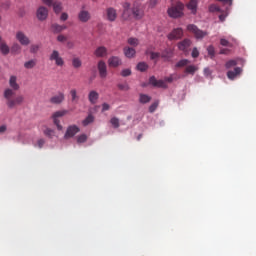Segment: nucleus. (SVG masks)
Masks as SVG:
<instances>
[{
    "label": "nucleus",
    "mask_w": 256,
    "mask_h": 256,
    "mask_svg": "<svg viewBox=\"0 0 256 256\" xmlns=\"http://www.w3.org/2000/svg\"><path fill=\"white\" fill-rule=\"evenodd\" d=\"M236 65H237V61L229 60L228 62L225 63V68L230 69L232 67H235Z\"/></svg>",
    "instance_id": "42"
},
{
    "label": "nucleus",
    "mask_w": 256,
    "mask_h": 256,
    "mask_svg": "<svg viewBox=\"0 0 256 256\" xmlns=\"http://www.w3.org/2000/svg\"><path fill=\"white\" fill-rule=\"evenodd\" d=\"M159 103L158 102H154L152 105H150L149 111L150 113L155 112V110L157 109Z\"/></svg>",
    "instance_id": "51"
},
{
    "label": "nucleus",
    "mask_w": 256,
    "mask_h": 256,
    "mask_svg": "<svg viewBox=\"0 0 256 256\" xmlns=\"http://www.w3.org/2000/svg\"><path fill=\"white\" fill-rule=\"evenodd\" d=\"M151 49H153V47L146 49V55H150V59L155 60L161 57L160 53L152 52Z\"/></svg>",
    "instance_id": "26"
},
{
    "label": "nucleus",
    "mask_w": 256,
    "mask_h": 256,
    "mask_svg": "<svg viewBox=\"0 0 256 256\" xmlns=\"http://www.w3.org/2000/svg\"><path fill=\"white\" fill-rule=\"evenodd\" d=\"M110 109V105L107 103L102 104V112L108 111Z\"/></svg>",
    "instance_id": "53"
},
{
    "label": "nucleus",
    "mask_w": 256,
    "mask_h": 256,
    "mask_svg": "<svg viewBox=\"0 0 256 256\" xmlns=\"http://www.w3.org/2000/svg\"><path fill=\"white\" fill-rule=\"evenodd\" d=\"M10 87L4 91V98L6 99V105L9 109H14L17 106L22 105L25 102V97L23 95L15 96V91L20 89L17 83V77L11 76L9 80Z\"/></svg>",
    "instance_id": "1"
},
{
    "label": "nucleus",
    "mask_w": 256,
    "mask_h": 256,
    "mask_svg": "<svg viewBox=\"0 0 256 256\" xmlns=\"http://www.w3.org/2000/svg\"><path fill=\"white\" fill-rule=\"evenodd\" d=\"M199 55H200V53H199L198 49H197V48H193V49H192V52H191V56H192L193 58H198Z\"/></svg>",
    "instance_id": "49"
},
{
    "label": "nucleus",
    "mask_w": 256,
    "mask_h": 256,
    "mask_svg": "<svg viewBox=\"0 0 256 256\" xmlns=\"http://www.w3.org/2000/svg\"><path fill=\"white\" fill-rule=\"evenodd\" d=\"M191 46V40L190 39H184L180 43H178V49L180 51H183L184 53L188 52V48Z\"/></svg>",
    "instance_id": "17"
},
{
    "label": "nucleus",
    "mask_w": 256,
    "mask_h": 256,
    "mask_svg": "<svg viewBox=\"0 0 256 256\" xmlns=\"http://www.w3.org/2000/svg\"><path fill=\"white\" fill-rule=\"evenodd\" d=\"M72 65L74 68L78 69L82 66V61L80 58L78 57H75L73 60H72Z\"/></svg>",
    "instance_id": "32"
},
{
    "label": "nucleus",
    "mask_w": 256,
    "mask_h": 256,
    "mask_svg": "<svg viewBox=\"0 0 256 256\" xmlns=\"http://www.w3.org/2000/svg\"><path fill=\"white\" fill-rule=\"evenodd\" d=\"M70 94H71V97H72V102L78 103L80 97L78 96L77 90H76V89H72V90L70 91Z\"/></svg>",
    "instance_id": "30"
},
{
    "label": "nucleus",
    "mask_w": 256,
    "mask_h": 256,
    "mask_svg": "<svg viewBox=\"0 0 256 256\" xmlns=\"http://www.w3.org/2000/svg\"><path fill=\"white\" fill-rule=\"evenodd\" d=\"M118 89H120V91H129L130 90V86L128 83H120L118 84Z\"/></svg>",
    "instance_id": "40"
},
{
    "label": "nucleus",
    "mask_w": 256,
    "mask_h": 256,
    "mask_svg": "<svg viewBox=\"0 0 256 256\" xmlns=\"http://www.w3.org/2000/svg\"><path fill=\"white\" fill-rule=\"evenodd\" d=\"M229 52L228 49H221L219 54H227Z\"/></svg>",
    "instance_id": "61"
},
{
    "label": "nucleus",
    "mask_w": 256,
    "mask_h": 256,
    "mask_svg": "<svg viewBox=\"0 0 256 256\" xmlns=\"http://www.w3.org/2000/svg\"><path fill=\"white\" fill-rule=\"evenodd\" d=\"M140 103L146 104L151 101V97L146 94H140Z\"/></svg>",
    "instance_id": "34"
},
{
    "label": "nucleus",
    "mask_w": 256,
    "mask_h": 256,
    "mask_svg": "<svg viewBox=\"0 0 256 256\" xmlns=\"http://www.w3.org/2000/svg\"><path fill=\"white\" fill-rule=\"evenodd\" d=\"M1 40H2V38H1V36H0V42H1Z\"/></svg>",
    "instance_id": "62"
},
{
    "label": "nucleus",
    "mask_w": 256,
    "mask_h": 256,
    "mask_svg": "<svg viewBox=\"0 0 256 256\" xmlns=\"http://www.w3.org/2000/svg\"><path fill=\"white\" fill-rule=\"evenodd\" d=\"M80 131V128L76 125H71L68 127L67 132L65 134V138H72L74 137L78 132Z\"/></svg>",
    "instance_id": "12"
},
{
    "label": "nucleus",
    "mask_w": 256,
    "mask_h": 256,
    "mask_svg": "<svg viewBox=\"0 0 256 256\" xmlns=\"http://www.w3.org/2000/svg\"><path fill=\"white\" fill-rule=\"evenodd\" d=\"M207 53L210 56L211 59H214L215 57V48L214 46L210 45L207 47Z\"/></svg>",
    "instance_id": "35"
},
{
    "label": "nucleus",
    "mask_w": 256,
    "mask_h": 256,
    "mask_svg": "<svg viewBox=\"0 0 256 256\" xmlns=\"http://www.w3.org/2000/svg\"><path fill=\"white\" fill-rule=\"evenodd\" d=\"M187 31L192 33L196 39H203L205 36L208 35L206 31L200 30L196 25L189 24L187 25Z\"/></svg>",
    "instance_id": "3"
},
{
    "label": "nucleus",
    "mask_w": 256,
    "mask_h": 256,
    "mask_svg": "<svg viewBox=\"0 0 256 256\" xmlns=\"http://www.w3.org/2000/svg\"><path fill=\"white\" fill-rule=\"evenodd\" d=\"M106 19L110 22H114L117 19V10L112 7L106 9Z\"/></svg>",
    "instance_id": "14"
},
{
    "label": "nucleus",
    "mask_w": 256,
    "mask_h": 256,
    "mask_svg": "<svg viewBox=\"0 0 256 256\" xmlns=\"http://www.w3.org/2000/svg\"><path fill=\"white\" fill-rule=\"evenodd\" d=\"M37 17L41 21L46 20L48 17V10L45 7H40L37 11Z\"/></svg>",
    "instance_id": "19"
},
{
    "label": "nucleus",
    "mask_w": 256,
    "mask_h": 256,
    "mask_svg": "<svg viewBox=\"0 0 256 256\" xmlns=\"http://www.w3.org/2000/svg\"><path fill=\"white\" fill-rule=\"evenodd\" d=\"M220 45L225 46V47H232L231 43L227 41L226 39H220Z\"/></svg>",
    "instance_id": "48"
},
{
    "label": "nucleus",
    "mask_w": 256,
    "mask_h": 256,
    "mask_svg": "<svg viewBox=\"0 0 256 256\" xmlns=\"http://www.w3.org/2000/svg\"><path fill=\"white\" fill-rule=\"evenodd\" d=\"M158 3H159V0H148V7L155 8Z\"/></svg>",
    "instance_id": "46"
},
{
    "label": "nucleus",
    "mask_w": 256,
    "mask_h": 256,
    "mask_svg": "<svg viewBox=\"0 0 256 256\" xmlns=\"http://www.w3.org/2000/svg\"><path fill=\"white\" fill-rule=\"evenodd\" d=\"M99 99V93L95 90L90 91L88 93V101H90V104H96Z\"/></svg>",
    "instance_id": "21"
},
{
    "label": "nucleus",
    "mask_w": 256,
    "mask_h": 256,
    "mask_svg": "<svg viewBox=\"0 0 256 256\" xmlns=\"http://www.w3.org/2000/svg\"><path fill=\"white\" fill-rule=\"evenodd\" d=\"M177 76L176 75H171L170 77H166V80L168 83H172L174 80H177Z\"/></svg>",
    "instance_id": "52"
},
{
    "label": "nucleus",
    "mask_w": 256,
    "mask_h": 256,
    "mask_svg": "<svg viewBox=\"0 0 256 256\" xmlns=\"http://www.w3.org/2000/svg\"><path fill=\"white\" fill-rule=\"evenodd\" d=\"M68 18H69V16H68L67 13H63V14L61 15V20H62V21H66Z\"/></svg>",
    "instance_id": "57"
},
{
    "label": "nucleus",
    "mask_w": 256,
    "mask_h": 256,
    "mask_svg": "<svg viewBox=\"0 0 256 256\" xmlns=\"http://www.w3.org/2000/svg\"><path fill=\"white\" fill-rule=\"evenodd\" d=\"M39 49H40V45L39 44H33L30 47V52L32 54H36V53H38Z\"/></svg>",
    "instance_id": "43"
},
{
    "label": "nucleus",
    "mask_w": 256,
    "mask_h": 256,
    "mask_svg": "<svg viewBox=\"0 0 256 256\" xmlns=\"http://www.w3.org/2000/svg\"><path fill=\"white\" fill-rule=\"evenodd\" d=\"M222 2L223 4H228V5H232L233 0H217Z\"/></svg>",
    "instance_id": "56"
},
{
    "label": "nucleus",
    "mask_w": 256,
    "mask_h": 256,
    "mask_svg": "<svg viewBox=\"0 0 256 256\" xmlns=\"http://www.w3.org/2000/svg\"><path fill=\"white\" fill-rule=\"evenodd\" d=\"M150 84L160 88L167 87L166 83L163 80H157L154 76L150 77Z\"/></svg>",
    "instance_id": "23"
},
{
    "label": "nucleus",
    "mask_w": 256,
    "mask_h": 256,
    "mask_svg": "<svg viewBox=\"0 0 256 256\" xmlns=\"http://www.w3.org/2000/svg\"><path fill=\"white\" fill-rule=\"evenodd\" d=\"M78 19L82 23H87L91 20V14L87 10H81L78 14Z\"/></svg>",
    "instance_id": "11"
},
{
    "label": "nucleus",
    "mask_w": 256,
    "mask_h": 256,
    "mask_svg": "<svg viewBox=\"0 0 256 256\" xmlns=\"http://www.w3.org/2000/svg\"><path fill=\"white\" fill-rule=\"evenodd\" d=\"M136 55V50L134 48L131 47H125L124 48V56H126L127 58H133Z\"/></svg>",
    "instance_id": "24"
},
{
    "label": "nucleus",
    "mask_w": 256,
    "mask_h": 256,
    "mask_svg": "<svg viewBox=\"0 0 256 256\" xmlns=\"http://www.w3.org/2000/svg\"><path fill=\"white\" fill-rule=\"evenodd\" d=\"M48 6H53L56 13H60L62 10V4L60 2H54L53 0H42Z\"/></svg>",
    "instance_id": "13"
},
{
    "label": "nucleus",
    "mask_w": 256,
    "mask_h": 256,
    "mask_svg": "<svg viewBox=\"0 0 256 256\" xmlns=\"http://www.w3.org/2000/svg\"><path fill=\"white\" fill-rule=\"evenodd\" d=\"M107 55H108V50L104 46H100L96 48V50H94V56L98 58H104V57H107Z\"/></svg>",
    "instance_id": "15"
},
{
    "label": "nucleus",
    "mask_w": 256,
    "mask_h": 256,
    "mask_svg": "<svg viewBox=\"0 0 256 256\" xmlns=\"http://www.w3.org/2000/svg\"><path fill=\"white\" fill-rule=\"evenodd\" d=\"M44 134L50 138H52L54 135H55V131L50 129V128H47L45 131H44Z\"/></svg>",
    "instance_id": "45"
},
{
    "label": "nucleus",
    "mask_w": 256,
    "mask_h": 256,
    "mask_svg": "<svg viewBox=\"0 0 256 256\" xmlns=\"http://www.w3.org/2000/svg\"><path fill=\"white\" fill-rule=\"evenodd\" d=\"M6 130H7V126L6 125L0 126V133H4V132H6Z\"/></svg>",
    "instance_id": "58"
},
{
    "label": "nucleus",
    "mask_w": 256,
    "mask_h": 256,
    "mask_svg": "<svg viewBox=\"0 0 256 256\" xmlns=\"http://www.w3.org/2000/svg\"><path fill=\"white\" fill-rule=\"evenodd\" d=\"M110 124H112V126H114V128L120 127V121L117 117H113L112 119H110Z\"/></svg>",
    "instance_id": "39"
},
{
    "label": "nucleus",
    "mask_w": 256,
    "mask_h": 256,
    "mask_svg": "<svg viewBox=\"0 0 256 256\" xmlns=\"http://www.w3.org/2000/svg\"><path fill=\"white\" fill-rule=\"evenodd\" d=\"M204 75H206V76L211 75V71H210L209 68H205V69H204Z\"/></svg>",
    "instance_id": "59"
},
{
    "label": "nucleus",
    "mask_w": 256,
    "mask_h": 256,
    "mask_svg": "<svg viewBox=\"0 0 256 256\" xmlns=\"http://www.w3.org/2000/svg\"><path fill=\"white\" fill-rule=\"evenodd\" d=\"M225 19H226V16L224 14L219 15V20L221 22L225 21Z\"/></svg>",
    "instance_id": "60"
},
{
    "label": "nucleus",
    "mask_w": 256,
    "mask_h": 256,
    "mask_svg": "<svg viewBox=\"0 0 256 256\" xmlns=\"http://www.w3.org/2000/svg\"><path fill=\"white\" fill-rule=\"evenodd\" d=\"M184 4L181 2H174L168 7V16L177 19L184 16Z\"/></svg>",
    "instance_id": "2"
},
{
    "label": "nucleus",
    "mask_w": 256,
    "mask_h": 256,
    "mask_svg": "<svg viewBox=\"0 0 256 256\" xmlns=\"http://www.w3.org/2000/svg\"><path fill=\"white\" fill-rule=\"evenodd\" d=\"M209 12H221V8L215 4L209 6Z\"/></svg>",
    "instance_id": "44"
},
{
    "label": "nucleus",
    "mask_w": 256,
    "mask_h": 256,
    "mask_svg": "<svg viewBox=\"0 0 256 256\" xmlns=\"http://www.w3.org/2000/svg\"><path fill=\"white\" fill-rule=\"evenodd\" d=\"M122 64V60L117 56H112L110 59H108V66L110 67H118Z\"/></svg>",
    "instance_id": "18"
},
{
    "label": "nucleus",
    "mask_w": 256,
    "mask_h": 256,
    "mask_svg": "<svg viewBox=\"0 0 256 256\" xmlns=\"http://www.w3.org/2000/svg\"><path fill=\"white\" fill-rule=\"evenodd\" d=\"M37 59H31L27 62H25L24 67L26 69H33L37 65Z\"/></svg>",
    "instance_id": "29"
},
{
    "label": "nucleus",
    "mask_w": 256,
    "mask_h": 256,
    "mask_svg": "<svg viewBox=\"0 0 256 256\" xmlns=\"http://www.w3.org/2000/svg\"><path fill=\"white\" fill-rule=\"evenodd\" d=\"M52 28H53L54 32L60 33V32H62L63 30L67 29V26H65V25L61 26V25H58V24H54V25L52 26Z\"/></svg>",
    "instance_id": "31"
},
{
    "label": "nucleus",
    "mask_w": 256,
    "mask_h": 256,
    "mask_svg": "<svg viewBox=\"0 0 256 256\" xmlns=\"http://www.w3.org/2000/svg\"><path fill=\"white\" fill-rule=\"evenodd\" d=\"M189 63L190 61L187 59L180 60L178 61V63H176V68H182L184 66H187Z\"/></svg>",
    "instance_id": "37"
},
{
    "label": "nucleus",
    "mask_w": 256,
    "mask_h": 256,
    "mask_svg": "<svg viewBox=\"0 0 256 256\" xmlns=\"http://www.w3.org/2000/svg\"><path fill=\"white\" fill-rule=\"evenodd\" d=\"M144 15L145 10L143 6L139 3H134V5H132V16L134 17V19L141 20Z\"/></svg>",
    "instance_id": "4"
},
{
    "label": "nucleus",
    "mask_w": 256,
    "mask_h": 256,
    "mask_svg": "<svg viewBox=\"0 0 256 256\" xmlns=\"http://www.w3.org/2000/svg\"><path fill=\"white\" fill-rule=\"evenodd\" d=\"M196 71H198V67L195 65H188L184 70L186 74H191V75H194Z\"/></svg>",
    "instance_id": "27"
},
{
    "label": "nucleus",
    "mask_w": 256,
    "mask_h": 256,
    "mask_svg": "<svg viewBox=\"0 0 256 256\" xmlns=\"http://www.w3.org/2000/svg\"><path fill=\"white\" fill-rule=\"evenodd\" d=\"M65 100V95L60 92L58 95H55L53 96L51 99H50V102L52 104H61L63 101Z\"/></svg>",
    "instance_id": "22"
},
{
    "label": "nucleus",
    "mask_w": 256,
    "mask_h": 256,
    "mask_svg": "<svg viewBox=\"0 0 256 256\" xmlns=\"http://www.w3.org/2000/svg\"><path fill=\"white\" fill-rule=\"evenodd\" d=\"M86 141H87V135H85V134H82V135L78 136V138H77L78 143H84Z\"/></svg>",
    "instance_id": "47"
},
{
    "label": "nucleus",
    "mask_w": 256,
    "mask_h": 256,
    "mask_svg": "<svg viewBox=\"0 0 256 256\" xmlns=\"http://www.w3.org/2000/svg\"><path fill=\"white\" fill-rule=\"evenodd\" d=\"M132 71L130 69H124L122 70V73H120L123 77H128L130 76Z\"/></svg>",
    "instance_id": "50"
},
{
    "label": "nucleus",
    "mask_w": 256,
    "mask_h": 256,
    "mask_svg": "<svg viewBox=\"0 0 256 256\" xmlns=\"http://www.w3.org/2000/svg\"><path fill=\"white\" fill-rule=\"evenodd\" d=\"M69 111L68 110H61V111H57L53 114L52 118H53V122L54 124L57 126L58 130L61 131L63 129V126L60 124V117L65 116L66 114H68Z\"/></svg>",
    "instance_id": "5"
},
{
    "label": "nucleus",
    "mask_w": 256,
    "mask_h": 256,
    "mask_svg": "<svg viewBox=\"0 0 256 256\" xmlns=\"http://www.w3.org/2000/svg\"><path fill=\"white\" fill-rule=\"evenodd\" d=\"M128 43L132 47H137L139 45V40L137 38H129Z\"/></svg>",
    "instance_id": "41"
},
{
    "label": "nucleus",
    "mask_w": 256,
    "mask_h": 256,
    "mask_svg": "<svg viewBox=\"0 0 256 256\" xmlns=\"http://www.w3.org/2000/svg\"><path fill=\"white\" fill-rule=\"evenodd\" d=\"M198 3H199L198 0H190L187 3L186 7H187L188 10H190V12L192 14H196L197 13V9H198Z\"/></svg>",
    "instance_id": "16"
},
{
    "label": "nucleus",
    "mask_w": 256,
    "mask_h": 256,
    "mask_svg": "<svg viewBox=\"0 0 256 256\" xmlns=\"http://www.w3.org/2000/svg\"><path fill=\"white\" fill-rule=\"evenodd\" d=\"M122 8L124 9V11H122V19L124 20L130 19L131 16L133 15L131 4L129 2H126L122 4Z\"/></svg>",
    "instance_id": "7"
},
{
    "label": "nucleus",
    "mask_w": 256,
    "mask_h": 256,
    "mask_svg": "<svg viewBox=\"0 0 256 256\" xmlns=\"http://www.w3.org/2000/svg\"><path fill=\"white\" fill-rule=\"evenodd\" d=\"M0 51L3 55H8L11 51V49L9 48V46L5 43V42H1L0 43Z\"/></svg>",
    "instance_id": "25"
},
{
    "label": "nucleus",
    "mask_w": 256,
    "mask_h": 256,
    "mask_svg": "<svg viewBox=\"0 0 256 256\" xmlns=\"http://www.w3.org/2000/svg\"><path fill=\"white\" fill-rule=\"evenodd\" d=\"M242 73V69L239 67L234 68L233 71L227 72V78L230 80H234L238 75Z\"/></svg>",
    "instance_id": "20"
},
{
    "label": "nucleus",
    "mask_w": 256,
    "mask_h": 256,
    "mask_svg": "<svg viewBox=\"0 0 256 256\" xmlns=\"http://www.w3.org/2000/svg\"><path fill=\"white\" fill-rule=\"evenodd\" d=\"M57 40H58L59 42H65V41H67V37H65L64 35H59L58 38H57Z\"/></svg>",
    "instance_id": "54"
},
{
    "label": "nucleus",
    "mask_w": 256,
    "mask_h": 256,
    "mask_svg": "<svg viewBox=\"0 0 256 256\" xmlns=\"http://www.w3.org/2000/svg\"><path fill=\"white\" fill-rule=\"evenodd\" d=\"M49 59L50 61H54L55 64L59 67H62L65 64L64 59L61 57L59 51L57 50H53V52L49 56Z\"/></svg>",
    "instance_id": "6"
},
{
    "label": "nucleus",
    "mask_w": 256,
    "mask_h": 256,
    "mask_svg": "<svg viewBox=\"0 0 256 256\" xmlns=\"http://www.w3.org/2000/svg\"><path fill=\"white\" fill-rule=\"evenodd\" d=\"M183 30L181 28H177L172 30V32H170V34H168V40L172 41V40H178L181 39L183 37Z\"/></svg>",
    "instance_id": "9"
},
{
    "label": "nucleus",
    "mask_w": 256,
    "mask_h": 256,
    "mask_svg": "<svg viewBox=\"0 0 256 256\" xmlns=\"http://www.w3.org/2000/svg\"><path fill=\"white\" fill-rule=\"evenodd\" d=\"M98 74L100 78H106L108 75L107 64L103 60L98 61Z\"/></svg>",
    "instance_id": "10"
},
{
    "label": "nucleus",
    "mask_w": 256,
    "mask_h": 256,
    "mask_svg": "<svg viewBox=\"0 0 256 256\" xmlns=\"http://www.w3.org/2000/svg\"><path fill=\"white\" fill-rule=\"evenodd\" d=\"M148 68H149V66L145 62H140L136 66V69H138V71H141V72L146 71Z\"/></svg>",
    "instance_id": "33"
},
{
    "label": "nucleus",
    "mask_w": 256,
    "mask_h": 256,
    "mask_svg": "<svg viewBox=\"0 0 256 256\" xmlns=\"http://www.w3.org/2000/svg\"><path fill=\"white\" fill-rule=\"evenodd\" d=\"M10 51L14 55H19L21 53V51H22V47L18 43H15L11 47Z\"/></svg>",
    "instance_id": "28"
},
{
    "label": "nucleus",
    "mask_w": 256,
    "mask_h": 256,
    "mask_svg": "<svg viewBox=\"0 0 256 256\" xmlns=\"http://www.w3.org/2000/svg\"><path fill=\"white\" fill-rule=\"evenodd\" d=\"M92 122H94V117L90 114L88 117H86V119H84V121H82V125L87 126Z\"/></svg>",
    "instance_id": "38"
},
{
    "label": "nucleus",
    "mask_w": 256,
    "mask_h": 256,
    "mask_svg": "<svg viewBox=\"0 0 256 256\" xmlns=\"http://www.w3.org/2000/svg\"><path fill=\"white\" fill-rule=\"evenodd\" d=\"M160 57L164 58V60H169L172 57V52L170 50H166L160 54Z\"/></svg>",
    "instance_id": "36"
},
{
    "label": "nucleus",
    "mask_w": 256,
    "mask_h": 256,
    "mask_svg": "<svg viewBox=\"0 0 256 256\" xmlns=\"http://www.w3.org/2000/svg\"><path fill=\"white\" fill-rule=\"evenodd\" d=\"M45 144V140L44 139H39L38 142H37V145L39 148H42Z\"/></svg>",
    "instance_id": "55"
},
{
    "label": "nucleus",
    "mask_w": 256,
    "mask_h": 256,
    "mask_svg": "<svg viewBox=\"0 0 256 256\" xmlns=\"http://www.w3.org/2000/svg\"><path fill=\"white\" fill-rule=\"evenodd\" d=\"M16 39L23 46H28L31 43L29 37L24 32H22V31L17 32Z\"/></svg>",
    "instance_id": "8"
}]
</instances>
